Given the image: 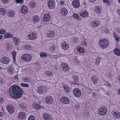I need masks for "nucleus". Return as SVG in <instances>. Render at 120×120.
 Returning a JSON list of instances; mask_svg holds the SVG:
<instances>
[{"mask_svg": "<svg viewBox=\"0 0 120 120\" xmlns=\"http://www.w3.org/2000/svg\"><path fill=\"white\" fill-rule=\"evenodd\" d=\"M73 17L77 20L80 21L81 20V18L77 14H74L73 15Z\"/></svg>", "mask_w": 120, "mask_h": 120, "instance_id": "nucleus-36", "label": "nucleus"}, {"mask_svg": "<svg viewBox=\"0 0 120 120\" xmlns=\"http://www.w3.org/2000/svg\"><path fill=\"white\" fill-rule=\"evenodd\" d=\"M29 5L30 8H33L36 6V4L34 1H31Z\"/></svg>", "mask_w": 120, "mask_h": 120, "instance_id": "nucleus-38", "label": "nucleus"}, {"mask_svg": "<svg viewBox=\"0 0 120 120\" xmlns=\"http://www.w3.org/2000/svg\"><path fill=\"white\" fill-rule=\"evenodd\" d=\"M27 37L29 40H33L36 39L37 35L35 32H31L28 33Z\"/></svg>", "mask_w": 120, "mask_h": 120, "instance_id": "nucleus-6", "label": "nucleus"}, {"mask_svg": "<svg viewBox=\"0 0 120 120\" xmlns=\"http://www.w3.org/2000/svg\"><path fill=\"white\" fill-rule=\"evenodd\" d=\"M82 44L83 45L85 46H86L87 45V43L85 41L82 42Z\"/></svg>", "mask_w": 120, "mask_h": 120, "instance_id": "nucleus-60", "label": "nucleus"}, {"mask_svg": "<svg viewBox=\"0 0 120 120\" xmlns=\"http://www.w3.org/2000/svg\"><path fill=\"white\" fill-rule=\"evenodd\" d=\"M63 87L66 93H68L69 92L70 89L68 85L66 84L64 85Z\"/></svg>", "mask_w": 120, "mask_h": 120, "instance_id": "nucleus-25", "label": "nucleus"}, {"mask_svg": "<svg viewBox=\"0 0 120 120\" xmlns=\"http://www.w3.org/2000/svg\"><path fill=\"white\" fill-rule=\"evenodd\" d=\"M15 2L17 4H22L23 3V0H15Z\"/></svg>", "mask_w": 120, "mask_h": 120, "instance_id": "nucleus-49", "label": "nucleus"}, {"mask_svg": "<svg viewBox=\"0 0 120 120\" xmlns=\"http://www.w3.org/2000/svg\"><path fill=\"white\" fill-rule=\"evenodd\" d=\"M48 6L50 9L53 8L55 6V4L54 2V0H50L48 3Z\"/></svg>", "mask_w": 120, "mask_h": 120, "instance_id": "nucleus-11", "label": "nucleus"}, {"mask_svg": "<svg viewBox=\"0 0 120 120\" xmlns=\"http://www.w3.org/2000/svg\"><path fill=\"white\" fill-rule=\"evenodd\" d=\"M44 117L46 120H51L52 119V116L47 113H45L44 114Z\"/></svg>", "mask_w": 120, "mask_h": 120, "instance_id": "nucleus-23", "label": "nucleus"}, {"mask_svg": "<svg viewBox=\"0 0 120 120\" xmlns=\"http://www.w3.org/2000/svg\"><path fill=\"white\" fill-rule=\"evenodd\" d=\"M9 0H2V1L3 3L5 4L8 2Z\"/></svg>", "mask_w": 120, "mask_h": 120, "instance_id": "nucleus-54", "label": "nucleus"}, {"mask_svg": "<svg viewBox=\"0 0 120 120\" xmlns=\"http://www.w3.org/2000/svg\"><path fill=\"white\" fill-rule=\"evenodd\" d=\"M4 37L5 38H12L13 37V35L10 33H7L5 34Z\"/></svg>", "mask_w": 120, "mask_h": 120, "instance_id": "nucleus-31", "label": "nucleus"}, {"mask_svg": "<svg viewBox=\"0 0 120 120\" xmlns=\"http://www.w3.org/2000/svg\"><path fill=\"white\" fill-rule=\"evenodd\" d=\"M116 13L118 14L119 15H120V9H117L116 11Z\"/></svg>", "mask_w": 120, "mask_h": 120, "instance_id": "nucleus-57", "label": "nucleus"}, {"mask_svg": "<svg viewBox=\"0 0 120 120\" xmlns=\"http://www.w3.org/2000/svg\"><path fill=\"white\" fill-rule=\"evenodd\" d=\"M6 49L7 50L9 51L11 49V45L8 44H6Z\"/></svg>", "mask_w": 120, "mask_h": 120, "instance_id": "nucleus-51", "label": "nucleus"}, {"mask_svg": "<svg viewBox=\"0 0 120 120\" xmlns=\"http://www.w3.org/2000/svg\"><path fill=\"white\" fill-rule=\"evenodd\" d=\"M23 47L24 49L27 50L30 49L31 48V46L28 45L26 44L24 45Z\"/></svg>", "mask_w": 120, "mask_h": 120, "instance_id": "nucleus-44", "label": "nucleus"}, {"mask_svg": "<svg viewBox=\"0 0 120 120\" xmlns=\"http://www.w3.org/2000/svg\"><path fill=\"white\" fill-rule=\"evenodd\" d=\"M33 107L36 109H40L41 108V107L39 105L36 103H34L32 105Z\"/></svg>", "mask_w": 120, "mask_h": 120, "instance_id": "nucleus-37", "label": "nucleus"}, {"mask_svg": "<svg viewBox=\"0 0 120 120\" xmlns=\"http://www.w3.org/2000/svg\"><path fill=\"white\" fill-rule=\"evenodd\" d=\"M6 13V11L5 9L2 8H0V15H5Z\"/></svg>", "mask_w": 120, "mask_h": 120, "instance_id": "nucleus-33", "label": "nucleus"}, {"mask_svg": "<svg viewBox=\"0 0 120 120\" xmlns=\"http://www.w3.org/2000/svg\"><path fill=\"white\" fill-rule=\"evenodd\" d=\"M68 13V11L65 8H63L61 9V13L63 16H65Z\"/></svg>", "mask_w": 120, "mask_h": 120, "instance_id": "nucleus-24", "label": "nucleus"}, {"mask_svg": "<svg viewBox=\"0 0 120 120\" xmlns=\"http://www.w3.org/2000/svg\"><path fill=\"white\" fill-rule=\"evenodd\" d=\"M60 100L63 103L66 104H68L70 102L69 99L66 97H61Z\"/></svg>", "mask_w": 120, "mask_h": 120, "instance_id": "nucleus-13", "label": "nucleus"}, {"mask_svg": "<svg viewBox=\"0 0 120 120\" xmlns=\"http://www.w3.org/2000/svg\"><path fill=\"white\" fill-rule=\"evenodd\" d=\"M114 36L117 42H118L119 41L120 39V37L116 33H114Z\"/></svg>", "mask_w": 120, "mask_h": 120, "instance_id": "nucleus-40", "label": "nucleus"}, {"mask_svg": "<svg viewBox=\"0 0 120 120\" xmlns=\"http://www.w3.org/2000/svg\"><path fill=\"white\" fill-rule=\"evenodd\" d=\"M97 112L100 115L104 116L106 114L107 111L106 109L104 107L98 109Z\"/></svg>", "mask_w": 120, "mask_h": 120, "instance_id": "nucleus-5", "label": "nucleus"}, {"mask_svg": "<svg viewBox=\"0 0 120 120\" xmlns=\"http://www.w3.org/2000/svg\"><path fill=\"white\" fill-rule=\"evenodd\" d=\"M118 82L119 83H120V76L118 77L117 79Z\"/></svg>", "mask_w": 120, "mask_h": 120, "instance_id": "nucleus-62", "label": "nucleus"}, {"mask_svg": "<svg viewBox=\"0 0 120 120\" xmlns=\"http://www.w3.org/2000/svg\"><path fill=\"white\" fill-rule=\"evenodd\" d=\"M105 86L109 87H110L111 86V85L108 82L106 84Z\"/></svg>", "mask_w": 120, "mask_h": 120, "instance_id": "nucleus-61", "label": "nucleus"}, {"mask_svg": "<svg viewBox=\"0 0 120 120\" xmlns=\"http://www.w3.org/2000/svg\"><path fill=\"white\" fill-rule=\"evenodd\" d=\"M35 118L33 115H31L28 118V120H35Z\"/></svg>", "mask_w": 120, "mask_h": 120, "instance_id": "nucleus-48", "label": "nucleus"}, {"mask_svg": "<svg viewBox=\"0 0 120 120\" xmlns=\"http://www.w3.org/2000/svg\"><path fill=\"white\" fill-rule=\"evenodd\" d=\"M114 52L117 55H120V50L118 48H116L114 51Z\"/></svg>", "mask_w": 120, "mask_h": 120, "instance_id": "nucleus-32", "label": "nucleus"}, {"mask_svg": "<svg viewBox=\"0 0 120 120\" xmlns=\"http://www.w3.org/2000/svg\"><path fill=\"white\" fill-rule=\"evenodd\" d=\"M62 45L63 48L64 50H68L69 47L68 44L65 41H64L62 43Z\"/></svg>", "mask_w": 120, "mask_h": 120, "instance_id": "nucleus-16", "label": "nucleus"}, {"mask_svg": "<svg viewBox=\"0 0 120 120\" xmlns=\"http://www.w3.org/2000/svg\"><path fill=\"white\" fill-rule=\"evenodd\" d=\"M77 49V51L80 53H83L84 52V49L82 47H78Z\"/></svg>", "mask_w": 120, "mask_h": 120, "instance_id": "nucleus-29", "label": "nucleus"}, {"mask_svg": "<svg viewBox=\"0 0 120 120\" xmlns=\"http://www.w3.org/2000/svg\"><path fill=\"white\" fill-rule=\"evenodd\" d=\"M7 109L8 111L10 113H12L14 112V109L11 106L8 105L7 107Z\"/></svg>", "mask_w": 120, "mask_h": 120, "instance_id": "nucleus-22", "label": "nucleus"}, {"mask_svg": "<svg viewBox=\"0 0 120 120\" xmlns=\"http://www.w3.org/2000/svg\"><path fill=\"white\" fill-rule=\"evenodd\" d=\"M73 80L74 82H77L78 81V77L76 75L74 76L73 77Z\"/></svg>", "mask_w": 120, "mask_h": 120, "instance_id": "nucleus-46", "label": "nucleus"}, {"mask_svg": "<svg viewBox=\"0 0 120 120\" xmlns=\"http://www.w3.org/2000/svg\"><path fill=\"white\" fill-rule=\"evenodd\" d=\"M32 20L34 22L36 23L38 22L39 21L40 19L38 16H35L32 18Z\"/></svg>", "mask_w": 120, "mask_h": 120, "instance_id": "nucleus-28", "label": "nucleus"}, {"mask_svg": "<svg viewBox=\"0 0 120 120\" xmlns=\"http://www.w3.org/2000/svg\"><path fill=\"white\" fill-rule=\"evenodd\" d=\"M16 53V52L15 51H14L12 52V55L14 62H15V57Z\"/></svg>", "mask_w": 120, "mask_h": 120, "instance_id": "nucleus-45", "label": "nucleus"}, {"mask_svg": "<svg viewBox=\"0 0 120 120\" xmlns=\"http://www.w3.org/2000/svg\"><path fill=\"white\" fill-rule=\"evenodd\" d=\"M8 15L10 17H12L15 15V12L13 11L9 10L8 12Z\"/></svg>", "mask_w": 120, "mask_h": 120, "instance_id": "nucleus-30", "label": "nucleus"}, {"mask_svg": "<svg viewBox=\"0 0 120 120\" xmlns=\"http://www.w3.org/2000/svg\"><path fill=\"white\" fill-rule=\"evenodd\" d=\"M95 11L97 14H99L101 11L100 8L98 6H96L95 8Z\"/></svg>", "mask_w": 120, "mask_h": 120, "instance_id": "nucleus-26", "label": "nucleus"}, {"mask_svg": "<svg viewBox=\"0 0 120 120\" xmlns=\"http://www.w3.org/2000/svg\"><path fill=\"white\" fill-rule=\"evenodd\" d=\"M101 60V58L98 57L97 58L96 60L95 63L97 64H98L100 62V60Z\"/></svg>", "mask_w": 120, "mask_h": 120, "instance_id": "nucleus-47", "label": "nucleus"}, {"mask_svg": "<svg viewBox=\"0 0 120 120\" xmlns=\"http://www.w3.org/2000/svg\"><path fill=\"white\" fill-rule=\"evenodd\" d=\"M53 98L52 97L49 96L46 98L45 101L46 103L49 104L52 103L53 101Z\"/></svg>", "mask_w": 120, "mask_h": 120, "instance_id": "nucleus-17", "label": "nucleus"}, {"mask_svg": "<svg viewBox=\"0 0 120 120\" xmlns=\"http://www.w3.org/2000/svg\"><path fill=\"white\" fill-rule=\"evenodd\" d=\"M3 83V80L1 78H0V85H1Z\"/></svg>", "mask_w": 120, "mask_h": 120, "instance_id": "nucleus-59", "label": "nucleus"}, {"mask_svg": "<svg viewBox=\"0 0 120 120\" xmlns=\"http://www.w3.org/2000/svg\"><path fill=\"white\" fill-rule=\"evenodd\" d=\"M72 4L73 7L75 8H78L80 6V2L78 0H74L72 2Z\"/></svg>", "mask_w": 120, "mask_h": 120, "instance_id": "nucleus-8", "label": "nucleus"}, {"mask_svg": "<svg viewBox=\"0 0 120 120\" xmlns=\"http://www.w3.org/2000/svg\"><path fill=\"white\" fill-rule=\"evenodd\" d=\"M10 61L9 58L6 57H3L0 60V62L2 63L5 64H8Z\"/></svg>", "mask_w": 120, "mask_h": 120, "instance_id": "nucleus-10", "label": "nucleus"}, {"mask_svg": "<svg viewBox=\"0 0 120 120\" xmlns=\"http://www.w3.org/2000/svg\"><path fill=\"white\" fill-rule=\"evenodd\" d=\"M75 61L76 64H79L80 63V62L79 61V60L76 59H75Z\"/></svg>", "mask_w": 120, "mask_h": 120, "instance_id": "nucleus-55", "label": "nucleus"}, {"mask_svg": "<svg viewBox=\"0 0 120 120\" xmlns=\"http://www.w3.org/2000/svg\"><path fill=\"white\" fill-rule=\"evenodd\" d=\"M118 93V94L120 95V89H119L117 91Z\"/></svg>", "mask_w": 120, "mask_h": 120, "instance_id": "nucleus-64", "label": "nucleus"}, {"mask_svg": "<svg viewBox=\"0 0 120 120\" xmlns=\"http://www.w3.org/2000/svg\"><path fill=\"white\" fill-rule=\"evenodd\" d=\"M5 33V31L3 29H0V34H4Z\"/></svg>", "mask_w": 120, "mask_h": 120, "instance_id": "nucleus-52", "label": "nucleus"}, {"mask_svg": "<svg viewBox=\"0 0 120 120\" xmlns=\"http://www.w3.org/2000/svg\"><path fill=\"white\" fill-rule=\"evenodd\" d=\"M21 86L22 87H27L29 86V85L26 83H21L20 84Z\"/></svg>", "mask_w": 120, "mask_h": 120, "instance_id": "nucleus-50", "label": "nucleus"}, {"mask_svg": "<svg viewBox=\"0 0 120 120\" xmlns=\"http://www.w3.org/2000/svg\"><path fill=\"white\" fill-rule=\"evenodd\" d=\"M103 2L108 6H109L110 5V2L109 0H103Z\"/></svg>", "mask_w": 120, "mask_h": 120, "instance_id": "nucleus-42", "label": "nucleus"}, {"mask_svg": "<svg viewBox=\"0 0 120 120\" xmlns=\"http://www.w3.org/2000/svg\"><path fill=\"white\" fill-rule=\"evenodd\" d=\"M61 67L63 71L64 72H67L69 71L70 68L68 65L66 63H63L61 64Z\"/></svg>", "mask_w": 120, "mask_h": 120, "instance_id": "nucleus-9", "label": "nucleus"}, {"mask_svg": "<svg viewBox=\"0 0 120 120\" xmlns=\"http://www.w3.org/2000/svg\"><path fill=\"white\" fill-rule=\"evenodd\" d=\"M99 22L98 21H93L90 23L91 25L93 27H96L99 24Z\"/></svg>", "mask_w": 120, "mask_h": 120, "instance_id": "nucleus-18", "label": "nucleus"}, {"mask_svg": "<svg viewBox=\"0 0 120 120\" xmlns=\"http://www.w3.org/2000/svg\"><path fill=\"white\" fill-rule=\"evenodd\" d=\"M40 56L42 58H45L47 57V55L45 52H41L40 54Z\"/></svg>", "mask_w": 120, "mask_h": 120, "instance_id": "nucleus-35", "label": "nucleus"}, {"mask_svg": "<svg viewBox=\"0 0 120 120\" xmlns=\"http://www.w3.org/2000/svg\"><path fill=\"white\" fill-rule=\"evenodd\" d=\"M45 74L46 75H48L49 76L51 77L53 75V73L50 71H46L45 73Z\"/></svg>", "mask_w": 120, "mask_h": 120, "instance_id": "nucleus-43", "label": "nucleus"}, {"mask_svg": "<svg viewBox=\"0 0 120 120\" xmlns=\"http://www.w3.org/2000/svg\"><path fill=\"white\" fill-rule=\"evenodd\" d=\"M107 77L108 78L111 79L112 78V75L111 73H109Z\"/></svg>", "mask_w": 120, "mask_h": 120, "instance_id": "nucleus-53", "label": "nucleus"}, {"mask_svg": "<svg viewBox=\"0 0 120 120\" xmlns=\"http://www.w3.org/2000/svg\"><path fill=\"white\" fill-rule=\"evenodd\" d=\"M47 90L46 87L42 86L38 88L37 91L40 94H44L47 92Z\"/></svg>", "mask_w": 120, "mask_h": 120, "instance_id": "nucleus-3", "label": "nucleus"}, {"mask_svg": "<svg viewBox=\"0 0 120 120\" xmlns=\"http://www.w3.org/2000/svg\"><path fill=\"white\" fill-rule=\"evenodd\" d=\"M47 37L49 38H51L53 37L55 35V33L52 31H49L47 34Z\"/></svg>", "mask_w": 120, "mask_h": 120, "instance_id": "nucleus-19", "label": "nucleus"}, {"mask_svg": "<svg viewBox=\"0 0 120 120\" xmlns=\"http://www.w3.org/2000/svg\"><path fill=\"white\" fill-rule=\"evenodd\" d=\"M8 73L11 74H12L14 72V70L13 68L11 67H9L8 69Z\"/></svg>", "mask_w": 120, "mask_h": 120, "instance_id": "nucleus-39", "label": "nucleus"}, {"mask_svg": "<svg viewBox=\"0 0 120 120\" xmlns=\"http://www.w3.org/2000/svg\"><path fill=\"white\" fill-rule=\"evenodd\" d=\"M50 15L48 13H45L43 17V20L45 22H48L50 20Z\"/></svg>", "mask_w": 120, "mask_h": 120, "instance_id": "nucleus-15", "label": "nucleus"}, {"mask_svg": "<svg viewBox=\"0 0 120 120\" xmlns=\"http://www.w3.org/2000/svg\"><path fill=\"white\" fill-rule=\"evenodd\" d=\"M25 116V114L23 112H20L19 113L18 116L21 119H23Z\"/></svg>", "mask_w": 120, "mask_h": 120, "instance_id": "nucleus-34", "label": "nucleus"}, {"mask_svg": "<svg viewBox=\"0 0 120 120\" xmlns=\"http://www.w3.org/2000/svg\"><path fill=\"white\" fill-rule=\"evenodd\" d=\"M80 15L83 18H86L89 15V13L86 11H85L81 12L80 14Z\"/></svg>", "mask_w": 120, "mask_h": 120, "instance_id": "nucleus-21", "label": "nucleus"}, {"mask_svg": "<svg viewBox=\"0 0 120 120\" xmlns=\"http://www.w3.org/2000/svg\"><path fill=\"white\" fill-rule=\"evenodd\" d=\"M60 3L61 5H64V1H60Z\"/></svg>", "mask_w": 120, "mask_h": 120, "instance_id": "nucleus-58", "label": "nucleus"}, {"mask_svg": "<svg viewBox=\"0 0 120 120\" xmlns=\"http://www.w3.org/2000/svg\"><path fill=\"white\" fill-rule=\"evenodd\" d=\"M100 46L102 48L105 49L108 45V41L106 39H102L99 41Z\"/></svg>", "mask_w": 120, "mask_h": 120, "instance_id": "nucleus-2", "label": "nucleus"}, {"mask_svg": "<svg viewBox=\"0 0 120 120\" xmlns=\"http://www.w3.org/2000/svg\"><path fill=\"white\" fill-rule=\"evenodd\" d=\"M20 11L24 14L27 13L28 12V10L27 7L25 5H22L21 7Z\"/></svg>", "mask_w": 120, "mask_h": 120, "instance_id": "nucleus-12", "label": "nucleus"}, {"mask_svg": "<svg viewBox=\"0 0 120 120\" xmlns=\"http://www.w3.org/2000/svg\"><path fill=\"white\" fill-rule=\"evenodd\" d=\"M9 92L11 97L16 99L21 98L23 93L22 90L16 85H12L10 87Z\"/></svg>", "mask_w": 120, "mask_h": 120, "instance_id": "nucleus-1", "label": "nucleus"}, {"mask_svg": "<svg viewBox=\"0 0 120 120\" xmlns=\"http://www.w3.org/2000/svg\"><path fill=\"white\" fill-rule=\"evenodd\" d=\"M98 79L97 77L95 75H94L91 77V80L93 83L94 84L97 83Z\"/></svg>", "mask_w": 120, "mask_h": 120, "instance_id": "nucleus-20", "label": "nucleus"}, {"mask_svg": "<svg viewBox=\"0 0 120 120\" xmlns=\"http://www.w3.org/2000/svg\"><path fill=\"white\" fill-rule=\"evenodd\" d=\"M21 59L23 61L26 62H29L32 60V56L30 54H26L22 55Z\"/></svg>", "mask_w": 120, "mask_h": 120, "instance_id": "nucleus-4", "label": "nucleus"}, {"mask_svg": "<svg viewBox=\"0 0 120 120\" xmlns=\"http://www.w3.org/2000/svg\"><path fill=\"white\" fill-rule=\"evenodd\" d=\"M50 49L52 51H54L55 49V47L53 46H51L50 47Z\"/></svg>", "mask_w": 120, "mask_h": 120, "instance_id": "nucleus-56", "label": "nucleus"}, {"mask_svg": "<svg viewBox=\"0 0 120 120\" xmlns=\"http://www.w3.org/2000/svg\"><path fill=\"white\" fill-rule=\"evenodd\" d=\"M12 40L15 45L16 46L18 44V43L19 42V39L16 37H13V38Z\"/></svg>", "mask_w": 120, "mask_h": 120, "instance_id": "nucleus-27", "label": "nucleus"}, {"mask_svg": "<svg viewBox=\"0 0 120 120\" xmlns=\"http://www.w3.org/2000/svg\"><path fill=\"white\" fill-rule=\"evenodd\" d=\"M73 42L74 44H76L78 43L79 40L78 38L76 37L73 38Z\"/></svg>", "mask_w": 120, "mask_h": 120, "instance_id": "nucleus-41", "label": "nucleus"}, {"mask_svg": "<svg viewBox=\"0 0 120 120\" xmlns=\"http://www.w3.org/2000/svg\"><path fill=\"white\" fill-rule=\"evenodd\" d=\"M3 114V113L2 112H0V116H2Z\"/></svg>", "mask_w": 120, "mask_h": 120, "instance_id": "nucleus-63", "label": "nucleus"}, {"mask_svg": "<svg viewBox=\"0 0 120 120\" xmlns=\"http://www.w3.org/2000/svg\"><path fill=\"white\" fill-rule=\"evenodd\" d=\"M74 95L77 97H79L81 96V90L78 88H75L73 91Z\"/></svg>", "mask_w": 120, "mask_h": 120, "instance_id": "nucleus-7", "label": "nucleus"}, {"mask_svg": "<svg viewBox=\"0 0 120 120\" xmlns=\"http://www.w3.org/2000/svg\"><path fill=\"white\" fill-rule=\"evenodd\" d=\"M112 116L115 119H119L120 118V112H113Z\"/></svg>", "mask_w": 120, "mask_h": 120, "instance_id": "nucleus-14", "label": "nucleus"}]
</instances>
